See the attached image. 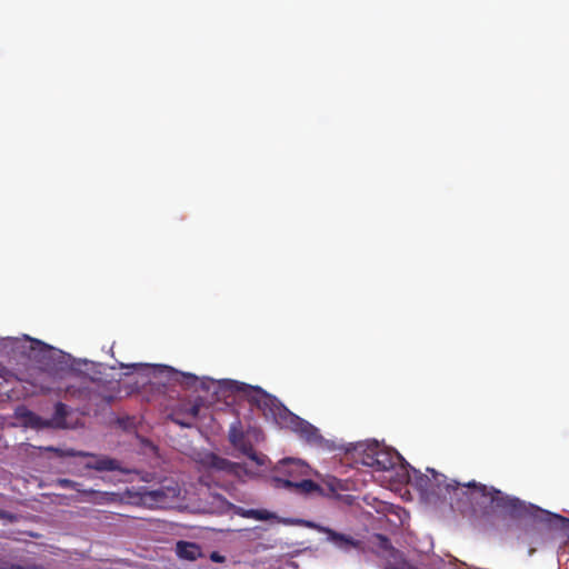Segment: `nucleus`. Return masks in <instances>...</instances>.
I'll return each mask as SVG.
<instances>
[{
	"instance_id": "nucleus-1",
	"label": "nucleus",
	"mask_w": 569,
	"mask_h": 569,
	"mask_svg": "<svg viewBox=\"0 0 569 569\" xmlns=\"http://www.w3.org/2000/svg\"><path fill=\"white\" fill-rule=\"evenodd\" d=\"M441 499L449 501L450 507L463 516H477L487 505L513 519L522 518L528 513V506L519 498L505 495L495 487H488L475 480L461 483L447 479Z\"/></svg>"
},
{
	"instance_id": "nucleus-2",
	"label": "nucleus",
	"mask_w": 569,
	"mask_h": 569,
	"mask_svg": "<svg viewBox=\"0 0 569 569\" xmlns=\"http://www.w3.org/2000/svg\"><path fill=\"white\" fill-rule=\"evenodd\" d=\"M234 390L252 407L259 409L267 419L291 428L307 442L319 445L323 441V437L315 426L289 411L274 396L266 392L262 388L244 382H234Z\"/></svg>"
},
{
	"instance_id": "nucleus-3",
	"label": "nucleus",
	"mask_w": 569,
	"mask_h": 569,
	"mask_svg": "<svg viewBox=\"0 0 569 569\" xmlns=\"http://www.w3.org/2000/svg\"><path fill=\"white\" fill-rule=\"evenodd\" d=\"M39 373L32 376L28 382L39 390L42 395L53 393L59 398L77 399V400H92L93 390L87 381L67 382L68 376L71 375L70 370L61 367L50 366L49 362L44 363Z\"/></svg>"
},
{
	"instance_id": "nucleus-4",
	"label": "nucleus",
	"mask_w": 569,
	"mask_h": 569,
	"mask_svg": "<svg viewBox=\"0 0 569 569\" xmlns=\"http://www.w3.org/2000/svg\"><path fill=\"white\" fill-rule=\"evenodd\" d=\"M46 451L54 452L58 457H83L88 458L84 463L86 469H92L96 471H116L120 470V463L117 459L108 456L94 455L87 451H78L74 449H60L52 446L44 447Z\"/></svg>"
},
{
	"instance_id": "nucleus-5",
	"label": "nucleus",
	"mask_w": 569,
	"mask_h": 569,
	"mask_svg": "<svg viewBox=\"0 0 569 569\" xmlns=\"http://www.w3.org/2000/svg\"><path fill=\"white\" fill-rule=\"evenodd\" d=\"M276 476L272 477V481L276 488L284 489V481L299 482L309 476V466L301 460L286 458L277 465L274 468Z\"/></svg>"
},
{
	"instance_id": "nucleus-6",
	"label": "nucleus",
	"mask_w": 569,
	"mask_h": 569,
	"mask_svg": "<svg viewBox=\"0 0 569 569\" xmlns=\"http://www.w3.org/2000/svg\"><path fill=\"white\" fill-rule=\"evenodd\" d=\"M228 439L237 450L247 456L251 461L256 462L257 466H264L267 457L254 450L249 436L243 431L242 423L239 419L231 423Z\"/></svg>"
},
{
	"instance_id": "nucleus-7",
	"label": "nucleus",
	"mask_w": 569,
	"mask_h": 569,
	"mask_svg": "<svg viewBox=\"0 0 569 569\" xmlns=\"http://www.w3.org/2000/svg\"><path fill=\"white\" fill-rule=\"evenodd\" d=\"M429 475H423L418 470H413L415 478L413 482L418 490L427 497H436L441 499L447 477L442 473L437 472L435 469H427Z\"/></svg>"
},
{
	"instance_id": "nucleus-8",
	"label": "nucleus",
	"mask_w": 569,
	"mask_h": 569,
	"mask_svg": "<svg viewBox=\"0 0 569 569\" xmlns=\"http://www.w3.org/2000/svg\"><path fill=\"white\" fill-rule=\"evenodd\" d=\"M284 489L303 498L332 497L336 493V487L330 482L326 487L320 486L311 479H302L299 482L284 481Z\"/></svg>"
},
{
	"instance_id": "nucleus-9",
	"label": "nucleus",
	"mask_w": 569,
	"mask_h": 569,
	"mask_svg": "<svg viewBox=\"0 0 569 569\" xmlns=\"http://www.w3.org/2000/svg\"><path fill=\"white\" fill-rule=\"evenodd\" d=\"M180 495V489L177 485L161 486L157 489L146 490L141 493V499L144 503L160 508L167 507L173 502Z\"/></svg>"
},
{
	"instance_id": "nucleus-10",
	"label": "nucleus",
	"mask_w": 569,
	"mask_h": 569,
	"mask_svg": "<svg viewBox=\"0 0 569 569\" xmlns=\"http://www.w3.org/2000/svg\"><path fill=\"white\" fill-rule=\"evenodd\" d=\"M309 528H315L319 532L325 533L327 536V541L332 543L337 549L348 552L352 549H359L361 546V541L355 539L349 535H345L338 532L329 527H323L316 525L313 522H308Z\"/></svg>"
},
{
	"instance_id": "nucleus-11",
	"label": "nucleus",
	"mask_w": 569,
	"mask_h": 569,
	"mask_svg": "<svg viewBox=\"0 0 569 569\" xmlns=\"http://www.w3.org/2000/svg\"><path fill=\"white\" fill-rule=\"evenodd\" d=\"M14 349H21L23 353L30 359L42 361L49 359L52 353V348L47 343L26 337L23 340L16 339L12 343Z\"/></svg>"
},
{
	"instance_id": "nucleus-12",
	"label": "nucleus",
	"mask_w": 569,
	"mask_h": 569,
	"mask_svg": "<svg viewBox=\"0 0 569 569\" xmlns=\"http://www.w3.org/2000/svg\"><path fill=\"white\" fill-rule=\"evenodd\" d=\"M200 408L201 401H183L172 410L170 419L181 427L191 428L193 426V420L199 416Z\"/></svg>"
},
{
	"instance_id": "nucleus-13",
	"label": "nucleus",
	"mask_w": 569,
	"mask_h": 569,
	"mask_svg": "<svg viewBox=\"0 0 569 569\" xmlns=\"http://www.w3.org/2000/svg\"><path fill=\"white\" fill-rule=\"evenodd\" d=\"M380 443L376 440L361 441L353 445L351 450L352 457L357 463L375 468L376 453L378 452Z\"/></svg>"
},
{
	"instance_id": "nucleus-14",
	"label": "nucleus",
	"mask_w": 569,
	"mask_h": 569,
	"mask_svg": "<svg viewBox=\"0 0 569 569\" xmlns=\"http://www.w3.org/2000/svg\"><path fill=\"white\" fill-rule=\"evenodd\" d=\"M203 465L214 471H223L230 475L237 473L238 465L230 460L219 457L216 453H209L203 458Z\"/></svg>"
},
{
	"instance_id": "nucleus-15",
	"label": "nucleus",
	"mask_w": 569,
	"mask_h": 569,
	"mask_svg": "<svg viewBox=\"0 0 569 569\" xmlns=\"http://www.w3.org/2000/svg\"><path fill=\"white\" fill-rule=\"evenodd\" d=\"M397 458L398 457L396 453L380 446L378 452L376 453V463L373 470L387 471L392 469L396 466Z\"/></svg>"
},
{
	"instance_id": "nucleus-16",
	"label": "nucleus",
	"mask_w": 569,
	"mask_h": 569,
	"mask_svg": "<svg viewBox=\"0 0 569 569\" xmlns=\"http://www.w3.org/2000/svg\"><path fill=\"white\" fill-rule=\"evenodd\" d=\"M69 415L68 407L62 402H57L54 405V412L52 417L49 419L51 428L54 429H64L67 428V416Z\"/></svg>"
},
{
	"instance_id": "nucleus-17",
	"label": "nucleus",
	"mask_w": 569,
	"mask_h": 569,
	"mask_svg": "<svg viewBox=\"0 0 569 569\" xmlns=\"http://www.w3.org/2000/svg\"><path fill=\"white\" fill-rule=\"evenodd\" d=\"M177 553L181 559L196 560L201 555V550L193 542L179 541L177 543Z\"/></svg>"
},
{
	"instance_id": "nucleus-18",
	"label": "nucleus",
	"mask_w": 569,
	"mask_h": 569,
	"mask_svg": "<svg viewBox=\"0 0 569 569\" xmlns=\"http://www.w3.org/2000/svg\"><path fill=\"white\" fill-rule=\"evenodd\" d=\"M84 496H88V501L92 503L103 505V503H112L118 500V495L114 492H106V491H98L93 489L84 490Z\"/></svg>"
},
{
	"instance_id": "nucleus-19",
	"label": "nucleus",
	"mask_w": 569,
	"mask_h": 569,
	"mask_svg": "<svg viewBox=\"0 0 569 569\" xmlns=\"http://www.w3.org/2000/svg\"><path fill=\"white\" fill-rule=\"evenodd\" d=\"M236 513L243 518H250V519L262 520V521H266V520H269L272 518L271 512L266 509H243V508L239 507L237 509Z\"/></svg>"
},
{
	"instance_id": "nucleus-20",
	"label": "nucleus",
	"mask_w": 569,
	"mask_h": 569,
	"mask_svg": "<svg viewBox=\"0 0 569 569\" xmlns=\"http://www.w3.org/2000/svg\"><path fill=\"white\" fill-rule=\"evenodd\" d=\"M23 417H24L26 423L31 428H34V429L51 428L49 419H44L32 411H27L23 415Z\"/></svg>"
},
{
	"instance_id": "nucleus-21",
	"label": "nucleus",
	"mask_w": 569,
	"mask_h": 569,
	"mask_svg": "<svg viewBox=\"0 0 569 569\" xmlns=\"http://www.w3.org/2000/svg\"><path fill=\"white\" fill-rule=\"evenodd\" d=\"M0 569H47L46 567L37 563H28V565H20V563H12L7 561L0 560Z\"/></svg>"
},
{
	"instance_id": "nucleus-22",
	"label": "nucleus",
	"mask_w": 569,
	"mask_h": 569,
	"mask_svg": "<svg viewBox=\"0 0 569 569\" xmlns=\"http://www.w3.org/2000/svg\"><path fill=\"white\" fill-rule=\"evenodd\" d=\"M57 485L61 488L77 490L83 493L84 490L80 489V483L68 478H60L57 480Z\"/></svg>"
},
{
	"instance_id": "nucleus-23",
	"label": "nucleus",
	"mask_w": 569,
	"mask_h": 569,
	"mask_svg": "<svg viewBox=\"0 0 569 569\" xmlns=\"http://www.w3.org/2000/svg\"><path fill=\"white\" fill-rule=\"evenodd\" d=\"M376 539L378 541L377 546L379 549H381L383 551H390V552L395 551V548L392 547L390 539L387 538L386 536L377 535Z\"/></svg>"
},
{
	"instance_id": "nucleus-24",
	"label": "nucleus",
	"mask_w": 569,
	"mask_h": 569,
	"mask_svg": "<svg viewBox=\"0 0 569 569\" xmlns=\"http://www.w3.org/2000/svg\"><path fill=\"white\" fill-rule=\"evenodd\" d=\"M547 516L549 517V522L551 526H555V527L560 526L562 528H567L569 525V519H567L560 515L547 513Z\"/></svg>"
},
{
	"instance_id": "nucleus-25",
	"label": "nucleus",
	"mask_w": 569,
	"mask_h": 569,
	"mask_svg": "<svg viewBox=\"0 0 569 569\" xmlns=\"http://www.w3.org/2000/svg\"><path fill=\"white\" fill-rule=\"evenodd\" d=\"M0 378L9 382L14 378V373L9 368L0 363Z\"/></svg>"
},
{
	"instance_id": "nucleus-26",
	"label": "nucleus",
	"mask_w": 569,
	"mask_h": 569,
	"mask_svg": "<svg viewBox=\"0 0 569 569\" xmlns=\"http://www.w3.org/2000/svg\"><path fill=\"white\" fill-rule=\"evenodd\" d=\"M210 559L214 562H223L224 561V557L222 555H220L218 551L211 552Z\"/></svg>"
},
{
	"instance_id": "nucleus-27",
	"label": "nucleus",
	"mask_w": 569,
	"mask_h": 569,
	"mask_svg": "<svg viewBox=\"0 0 569 569\" xmlns=\"http://www.w3.org/2000/svg\"><path fill=\"white\" fill-rule=\"evenodd\" d=\"M9 517V513L2 509H0V519H7Z\"/></svg>"
},
{
	"instance_id": "nucleus-28",
	"label": "nucleus",
	"mask_w": 569,
	"mask_h": 569,
	"mask_svg": "<svg viewBox=\"0 0 569 569\" xmlns=\"http://www.w3.org/2000/svg\"><path fill=\"white\" fill-rule=\"evenodd\" d=\"M103 400H106V402L110 403L113 400V396L103 397Z\"/></svg>"
},
{
	"instance_id": "nucleus-29",
	"label": "nucleus",
	"mask_w": 569,
	"mask_h": 569,
	"mask_svg": "<svg viewBox=\"0 0 569 569\" xmlns=\"http://www.w3.org/2000/svg\"><path fill=\"white\" fill-rule=\"evenodd\" d=\"M121 367H124V366H123V365H121ZM130 367H131V368H134V367H136V365H131Z\"/></svg>"
},
{
	"instance_id": "nucleus-30",
	"label": "nucleus",
	"mask_w": 569,
	"mask_h": 569,
	"mask_svg": "<svg viewBox=\"0 0 569 569\" xmlns=\"http://www.w3.org/2000/svg\"><path fill=\"white\" fill-rule=\"evenodd\" d=\"M0 498H3V495H2V493H0Z\"/></svg>"
}]
</instances>
